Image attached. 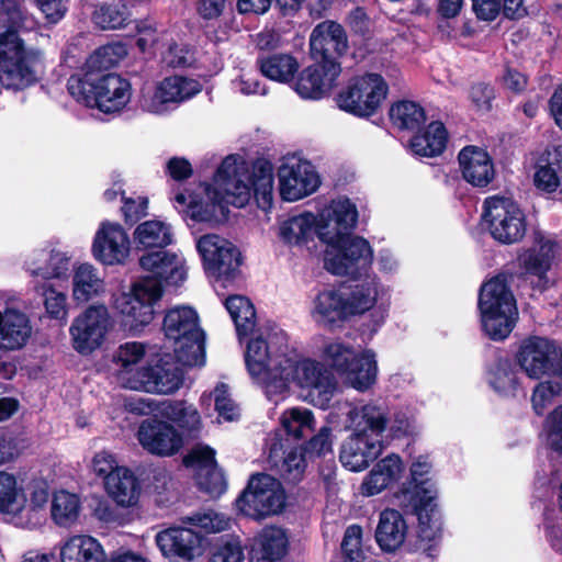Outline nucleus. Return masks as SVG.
I'll use <instances>...</instances> for the list:
<instances>
[{
	"label": "nucleus",
	"mask_w": 562,
	"mask_h": 562,
	"mask_svg": "<svg viewBox=\"0 0 562 562\" xmlns=\"http://www.w3.org/2000/svg\"><path fill=\"white\" fill-rule=\"evenodd\" d=\"M305 470V459L301 449L293 448L289 450L283 458L280 472L289 481H297L301 479Z\"/></svg>",
	"instance_id": "nucleus-58"
},
{
	"label": "nucleus",
	"mask_w": 562,
	"mask_h": 562,
	"mask_svg": "<svg viewBox=\"0 0 562 562\" xmlns=\"http://www.w3.org/2000/svg\"><path fill=\"white\" fill-rule=\"evenodd\" d=\"M389 117L395 130L413 133L426 122V113L423 106L414 101L403 100L394 103L389 109Z\"/></svg>",
	"instance_id": "nucleus-42"
},
{
	"label": "nucleus",
	"mask_w": 562,
	"mask_h": 562,
	"mask_svg": "<svg viewBox=\"0 0 562 562\" xmlns=\"http://www.w3.org/2000/svg\"><path fill=\"white\" fill-rule=\"evenodd\" d=\"M289 350L286 334L279 328L260 329L247 344L246 368L268 400L269 385L277 383L281 372L278 368L279 360L285 358Z\"/></svg>",
	"instance_id": "nucleus-10"
},
{
	"label": "nucleus",
	"mask_w": 562,
	"mask_h": 562,
	"mask_svg": "<svg viewBox=\"0 0 562 562\" xmlns=\"http://www.w3.org/2000/svg\"><path fill=\"white\" fill-rule=\"evenodd\" d=\"M195 247L205 271L216 279L231 278L240 265L238 249L217 234L196 237Z\"/></svg>",
	"instance_id": "nucleus-20"
},
{
	"label": "nucleus",
	"mask_w": 562,
	"mask_h": 562,
	"mask_svg": "<svg viewBox=\"0 0 562 562\" xmlns=\"http://www.w3.org/2000/svg\"><path fill=\"white\" fill-rule=\"evenodd\" d=\"M112 328V318L104 304H91L78 314L69 326L75 351L89 356L100 349Z\"/></svg>",
	"instance_id": "nucleus-16"
},
{
	"label": "nucleus",
	"mask_w": 562,
	"mask_h": 562,
	"mask_svg": "<svg viewBox=\"0 0 562 562\" xmlns=\"http://www.w3.org/2000/svg\"><path fill=\"white\" fill-rule=\"evenodd\" d=\"M479 308L482 327L491 339L502 340L512 333L518 311L504 278H493L482 285Z\"/></svg>",
	"instance_id": "nucleus-11"
},
{
	"label": "nucleus",
	"mask_w": 562,
	"mask_h": 562,
	"mask_svg": "<svg viewBox=\"0 0 562 562\" xmlns=\"http://www.w3.org/2000/svg\"><path fill=\"white\" fill-rule=\"evenodd\" d=\"M385 97L384 80L368 74L352 78L336 97L337 106L350 114L368 117L375 113Z\"/></svg>",
	"instance_id": "nucleus-18"
},
{
	"label": "nucleus",
	"mask_w": 562,
	"mask_h": 562,
	"mask_svg": "<svg viewBox=\"0 0 562 562\" xmlns=\"http://www.w3.org/2000/svg\"><path fill=\"white\" fill-rule=\"evenodd\" d=\"M559 379V382H540L533 389L531 403L536 414L542 415L544 411L553 403L555 396L562 392V378Z\"/></svg>",
	"instance_id": "nucleus-55"
},
{
	"label": "nucleus",
	"mask_w": 562,
	"mask_h": 562,
	"mask_svg": "<svg viewBox=\"0 0 562 562\" xmlns=\"http://www.w3.org/2000/svg\"><path fill=\"white\" fill-rule=\"evenodd\" d=\"M48 499L45 480L34 479L24 488L14 473L0 470V515L9 524L29 530L41 527L46 521Z\"/></svg>",
	"instance_id": "nucleus-5"
},
{
	"label": "nucleus",
	"mask_w": 562,
	"mask_h": 562,
	"mask_svg": "<svg viewBox=\"0 0 562 562\" xmlns=\"http://www.w3.org/2000/svg\"><path fill=\"white\" fill-rule=\"evenodd\" d=\"M80 509L81 504L78 495L64 490L54 493L50 516L57 526L65 528L74 526L79 518Z\"/></svg>",
	"instance_id": "nucleus-44"
},
{
	"label": "nucleus",
	"mask_w": 562,
	"mask_h": 562,
	"mask_svg": "<svg viewBox=\"0 0 562 562\" xmlns=\"http://www.w3.org/2000/svg\"><path fill=\"white\" fill-rule=\"evenodd\" d=\"M67 88L78 102L104 113L120 112L132 97L130 81L116 74L95 77V74L85 72L82 76H71Z\"/></svg>",
	"instance_id": "nucleus-7"
},
{
	"label": "nucleus",
	"mask_w": 562,
	"mask_h": 562,
	"mask_svg": "<svg viewBox=\"0 0 562 562\" xmlns=\"http://www.w3.org/2000/svg\"><path fill=\"white\" fill-rule=\"evenodd\" d=\"M376 296V285L373 281L356 285L349 294L337 290H324L313 300L311 315L318 325L334 329L350 317L372 308Z\"/></svg>",
	"instance_id": "nucleus-8"
},
{
	"label": "nucleus",
	"mask_w": 562,
	"mask_h": 562,
	"mask_svg": "<svg viewBox=\"0 0 562 562\" xmlns=\"http://www.w3.org/2000/svg\"><path fill=\"white\" fill-rule=\"evenodd\" d=\"M482 217L491 236L501 244L512 245L526 235V215L512 198L488 196L484 201Z\"/></svg>",
	"instance_id": "nucleus-14"
},
{
	"label": "nucleus",
	"mask_w": 562,
	"mask_h": 562,
	"mask_svg": "<svg viewBox=\"0 0 562 562\" xmlns=\"http://www.w3.org/2000/svg\"><path fill=\"white\" fill-rule=\"evenodd\" d=\"M210 562H244V551L238 539L232 538L214 548Z\"/></svg>",
	"instance_id": "nucleus-60"
},
{
	"label": "nucleus",
	"mask_w": 562,
	"mask_h": 562,
	"mask_svg": "<svg viewBox=\"0 0 562 562\" xmlns=\"http://www.w3.org/2000/svg\"><path fill=\"white\" fill-rule=\"evenodd\" d=\"M362 530L359 526H349L341 542V550L347 562H363L361 546Z\"/></svg>",
	"instance_id": "nucleus-57"
},
{
	"label": "nucleus",
	"mask_w": 562,
	"mask_h": 562,
	"mask_svg": "<svg viewBox=\"0 0 562 562\" xmlns=\"http://www.w3.org/2000/svg\"><path fill=\"white\" fill-rule=\"evenodd\" d=\"M181 521L184 525L196 527L205 533H216L228 530L233 524L229 516L213 509L193 513L183 517Z\"/></svg>",
	"instance_id": "nucleus-50"
},
{
	"label": "nucleus",
	"mask_w": 562,
	"mask_h": 562,
	"mask_svg": "<svg viewBox=\"0 0 562 562\" xmlns=\"http://www.w3.org/2000/svg\"><path fill=\"white\" fill-rule=\"evenodd\" d=\"M127 55L126 46L122 43H112L95 49L87 59L85 72L102 76V71L120 64Z\"/></svg>",
	"instance_id": "nucleus-45"
},
{
	"label": "nucleus",
	"mask_w": 562,
	"mask_h": 562,
	"mask_svg": "<svg viewBox=\"0 0 562 562\" xmlns=\"http://www.w3.org/2000/svg\"><path fill=\"white\" fill-rule=\"evenodd\" d=\"M555 243L541 233L535 234V245L519 255V265L527 272L543 277L551 268L554 257Z\"/></svg>",
	"instance_id": "nucleus-38"
},
{
	"label": "nucleus",
	"mask_w": 562,
	"mask_h": 562,
	"mask_svg": "<svg viewBox=\"0 0 562 562\" xmlns=\"http://www.w3.org/2000/svg\"><path fill=\"white\" fill-rule=\"evenodd\" d=\"M70 257L57 249L33 251L24 262L30 276L44 280L60 279L67 276Z\"/></svg>",
	"instance_id": "nucleus-32"
},
{
	"label": "nucleus",
	"mask_w": 562,
	"mask_h": 562,
	"mask_svg": "<svg viewBox=\"0 0 562 562\" xmlns=\"http://www.w3.org/2000/svg\"><path fill=\"white\" fill-rule=\"evenodd\" d=\"M254 195L257 205L269 210L273 203V168L268 161L254 164L251 172L245 162L227 156L217 168L211 184H199L194 191H179L171 199L176 210L201 223H220L227 216V205L244 207Z\"/></svg>",
	"instance_id": "nucleus-1"
},
{
	"label": "nucleus",
	"mask_w": 562,
	"mask_h": 562,
	"mask_svg": "<svg viewBox=\"0 0 562 562\" xmlns=\"http://www.w3.org/2000/svg\"><path fill=\"white\" fill-rule=\"evenodd\" d=\"M166 339L172 342L177 362L182 367H201L205 362L204 333L198 313L190 306L169 310L162 324Z\"/></svg>",
	"instance_id": "nucleus-9"
},
{
	"label": "nucleus",
	"mask_w": 562,
	"mask_h": 562,
	"mask_svg": "<svg viewBox=\"0 0 562 562\" xmlns=\"http://www.w3.org/2000/svg\"><path fill=\"white\" fill-rule=\"evenodd\" d=\"M164 417L186 431H198L201 428V416L193 404L186 401L168 402L161 409Z\"/></svg>",
	"instance_id": "nucleus-46"
},
{
	"label": "nucleus",
	"mask_w": 562,
	"mask_h": 562,
	"mask_svg": "<svg viewBox=\"0 0 562 562\" xmlns=\"http://www.w3.org/2000/svg\"><path fill=\"white\" fill-rule=\"evenodd\" d=\"M258 66L265 77L280 83L290 82L300 68L297 59L286 53L262 56L258 59Z\"/></svg>",
	"instance_id": "nucleus-40"
},
{
	"label": "nucleus",
	"mask_w": 562,
	"mask_h": 562,
	"mask_svg": "<svg viewBox=\"0 0 562 562\" xmlns=\"http://www.w3.org/2000/svg\"><path fill=\"white\" fill-rule=\"evenodd\" d=\"M108 496L122 508H131L138 504L140 485L134 472L121 467L104 482Z\"/></svg>",
	"instance_id": "nucleus-35"
},
{
	"label": "nucleus",
	"mask_w": 562,
	"mask_h": 562,
	"mask_svg": "<svg viewBox=\"0 0 562 562\" xmlns=\"http://www.w3.org/2000/svg\"><path fill=\"white\" fill-rule=\"evenodd\" d=\"M386 487V459H381L361 485L362 494L373 496Z\"/></svg>",
	"instance_id": "nucleus-61"
},
{
	"label": "nucleus",
	"mask_w": 562,
	"mask_h": 562,
	"mask_svg": "<svg viewBox=\"0 0 562 562\" xmlns=\"http://www.w3.org/2000/svg\"><path fill=\"white\" fill-rule=\"evenodd\" d=\"M431 464L426 458L419 457L411 467V481L407 485L393 493L397 505L404 509H430L434 510L432 502L436 498L437 490L431 481L426 477Z\"/></svg>",
	"instance_id": "nucleus-23"
},
{
	"label": "nucleus",
	"mask_w": 562,
	"mask_h": 562,
	"mask_svg": "<svg viewBox=\"0 0 562 562\" xmlns=\"http://www.w3.org/2000/svg\"><path fill=\"white\" fill-rule=\"evenodd\" d=\"M162 296L161 285L151 278H142L127 290L112 295V307L131 331H138L151 323L155 306Z\"/></svg>",
	"instance_id": "nucleus-12"
},
{
	"label": "nucleus",
	"mask_w": 562,
	"mask_h": 562,
	"mask_svg": "<svg viewBox=\"0 0 562 562\" xmlns=\"http://www.w3.org/2000/svg\"><path fill=\"white\" fill-rule=\"evenodd\" d=\"M549 440L552 448L562 452V406L557 407L548 418Z\"/></svg>",
	"instance_id": "nucleus-64"
},
{
	"label": "nucleus",
	"mask_w": 562,
	"mask_h": 562,
	"mask_svg": "<svg viewBox=\"0 0 562 562\" xmlns=\"http://www.w3.org/2000/svg\"><path fill=\"white\" fill-rule=\"evenodd\" d=\"M172 108L195 97L202 91L199 80L183 76H170L159 81Z\"/></svg>",
	"instance_id": "nucleus-47"
},
{
	"label": "nucleus",
	"mask_w": 562,
	"mask_h": 562,
	"mask_svg": "<svg viewBox=\"0 0 562 562\" xmlns=\"http://www.w3.org/2000/svg\"><path fill=\"white\" fill-rule=\"evenodd\" d=\"M139 266L149 272L151 274L149 278L160 285V281L170 285H179L187 277L184 259L178 254L167 250L144 254L139 258Z\"/></svg>",
	"instance_id": "nucleus-30"
},
{
	"label": "nucleus",
	"mask_w": 562,
	"mask_h": 562,
	"mask_svg": "<svg viewBox=\"0 0 562 562\" xmlns=\"http://www.w3.org/2000/svg\"><path fill=\"white\" fill-rule=\"evenodd\" d=\"M91 252L104 266L123 265L131 252L130 237L119 223L102 222L94 234Z\"/></svg>",
	"instance_id": "nucleus-24"
},
{
	"label": "nucleus",
	"mask_w": 562,
	"mask_h": 562,
	"mask_svg": "<svg viewBox=\"0 0 562 562\" xmlns=\"http://www.w3.org/2000/svg\"><path fill=\"white\" fill-rule=\"evenodd\" d=\"M184 464L196 471L199 487L211 497L221 496L226 490L223 473L217 469L215 450L206 445H198L186 456Z\"/></svg>",
	"instance_id": "nucleus-27"
},
{
	"label": "nucleus",
	"mask_w": 562,
	"mask_h": 562,
	"mask_svg": "<svg viewBox=\"0 0 562 562\" xmlns=\"http://www.w3.org/2000/svg\"><path fill=\"white\" fill-rule=\"evenodd\" d=\"M491 385L501 394L514 393L518 385V379L513 364L508 360H501L492 372Z\"/></svg>",
	"instance_id": "nucleus-54"
},
{
	"label": "nucleus",
	"mask_w": 562,
	"mask_h": 562,
	"mask_svg": "<svg viewBox=\"0 0 562 562\" xmlns=\"http://www.w3.org/2000/svg\"><path fill=\"white\" fill-rule=\"evenodd\" d=\"M278 366L281 372L277 383L269 385V401L277 404L286 398L292 383L300 390L304 401L321 408L328 406L337 390V383L324 363L303 357L290 348Z\"/></svg>",
	"instance_id": "nucleus-4"
},
{
	"label": "nucleus",
	"mask_w": 562,
	"mask_h": 562,
	"mask_svg": "<svg viewBox=\"0 0 562 562\" xmlns=\"http://www.w3.org/2000/svg\"><path fill=\"white\" fill-rule=\"evenodd\" d=\"M59 562H105L102 544L92 536L74 535L58 544Z\"/></svg>",
	"instance_id": "nucleus-34"
},
{
	"label": "nucleus",
	"mask_w": 562,
	"mask_h": 562,
	"mask_svg": "<svg viewBox=\"0 0 562 562\" xmlns=\"http://www.w3.org/2000/svg\"><path fill=\"white\" fill-rule=\"evenodd\" d=\"M285 493L278 480L268 474L251 476L246 490L236 499V509L244 516L261 519L280 513Z\"/></svg>",
	"instance_id": "nucleus-15"
},
{
	"label": "nucleus",
	"mask_w": 562,
	"mask_h": 562,
	"mask_svg": "<svg viewBox=\"0 0 562 562\" xmlns=\"http://www.w3.org/2000/svg\"><path fill=\"white\" fill-rule=\"evenodd\" d=\"M212 396H214L215 409L221 418L233 422L239 417V408L231 398L228 386L225 383H218L210 395L204 393L201 396V402L210 404Z\"/></svg>",
	"instance_id": "nucleus-53"
},
{
	"label": "nucleus",
	"mask_w": 562,
	"mask_h": 562,
	"mask_svg": "<svg viewBox=\"0 0 562 562\" xmlns=\"http://www.w3.org/2000/svg\"><path fill=\"white\" fill-rule=\"evenodd\" d=\"M315 224L316 217L313 214H300L280 224L279 236L288 245L303 246L316 234Z\"/></svg>",
	"instance_id": "nucleus-41"
},
{
	"label": "nucleus",
	"mask_w": 562,
	"mask_h": 562,
	"mask_svg": "<svg viewBox=\"0 0 562 562\" xmlns=\"http://www.w3.org/2000/svg\"><path fill=\"white\" fill-rule=\"evenodd\" d=\"M121 467L116 456L108 450L95 452L90 462V469L93 474L102 477L104 482Z\"/></svg>",
	"instance_id": "nucleus-59"
},
{
	"label": "nucleus",
	"mask_w": 562,
	"mask_h": 562,
	"mask_svg": "<svg viewBox=\"0 0 562 562\" xmlns=\"http://www.w3.org/2000/svg\"><path fill=\"white\" fill-rule=\"evenodd\" d=\"M71 286L72 300L79 304L101 297L106 292L104 278L100 276L98 268L89 262L74 268Z\"/></svg>",
	"instance_id": "nucleus-36"
},
{
	"label": "nucleus",
	"mask_w": 562,
	"mask_h": 562,
	"mask_svg": "<svg viewBox=\"0 0 562 562\" xmlns=\"http://www.w3.org/2000/svg\"><path fill=\"white\" fill-rule=\"evenodd\" d=\"M136 438L146 452L157 457L175 456L183 446V438L172 424L155 418L139 424Z\"/></svg>",
	"instance_id": "nucleus-25"
},
{
	"label": "nucleus",
	"mask_w": 562,
	"mask_h": 562,
	"mask_svg": "<svg viewBox=\"0 0 562 562\" xmlns=\"http://www.w3.org/2000/svg\"><path fill=\"white\" fill-rule=\"evenodd\" d=\"M340 72V64L316 61L300 74L294 90L303 99L318 100L333 88Z\"/></svg>",
	"instance_id": "nucleus-28"
},
{
	"label": "nucleus",
	"mask_w": 562,
	"mask_h": 562,
	"mask_svg": "<svg viewBox=\"0 0 562 562\" xmlns=\"http://www.w3.org/2000/svg\"><path fill=\"white\" fill-rule=\"evenodd\" d=\"M280 195L285 201H297L316 191L319 177L311 162L297 157H289L280 166Z\"/></svg>",
	"instance_id": "nucleus-22"
},
{
	"label": "nucleus",
	"mask_w": 562,
	"mask_h": 562,
	"mask_svg": "<svg viewBox=\"0 0 562 562\" xmlns=\"http://www.w3.org/2000/svg\"><path fill=\"white\" fill-rule=\"evenodd\" d=\"M173 358L175 355L165 353L155 364L143 366L131 390L159 395L176 393L183 383V371Z\"/></svg>",
	"instance_id": "nucleus-21"
},
{
	"label": "nucleus",
	"mask_w": 562,
	"mask_h": 562,
	"mask_svg": "<svg viewBox=\"0 0 562 562\" xmlns=\"http://www.w3.org/2000/svg\"><path fill=\"white\" fill-rule=\"evenodd\" d=\"M517 362L530 379L562 378V350L548 338L533 336L524 340L517 353Z\"/></svg>",
	"instance_id": "nucleus-19"
},
{
	"label": "nucleus",
	"mask_w": 562,
	"mask_h": 562,
	"mask_svg": "<svg viewBox=\"0 0 562 562\" xmlns=\"http://www.w3.org/2000/svg\"><path fill=\"white\" fill-rule=\"evenodd\" d=\"M48 23H58L68 11L69 0H34Z\"/></svg>",
	"instance_id": "nucleus-62"
},
{
	"label": "nucleus",
	"mask_w": 562,
	"mask_h": 562,
	"mask_svg": "<svg viewBox=\"0 0 562 562\" xmlns=\"http://www.w3.org/2000/svg\"><path fill=\"white\" fill-rule=\"evenodd\" d=\"M202 537L189 527H170L156 535V543L165 557L191 561L202 552Z\"/></svg>",
	"instance_id": "nucleus-29"
},
{
	"label": "nucleus",
	"mask_w": 562,
	"mask_h": 562,
	"mask_svg": "<svg viewBox=\"0 0 562 562\" xmlns=\"http://www.w3.org/2000/svg\"><path fill=\"white\" fill-rule=\"evenodd\" d=\"M225 307L229 313L239 336L247 335L255 326V308L251 302L243 295H232L226 299Z\"/></svg>",
	"instance_id": "nucleus-48"
},
{
	"label": "nucleus",
	"mask_w": 562,
	"mask_h": 562,
	"mask_svg": "<svg viewBox=\"0 0 562 562\" xmlns=\"http://www.w3.org/2000/svg\"><path fill=\"white\" fill-rule=\"evenodd\" d=\"M280 422L286 434L297 439L311 434L315 425L312 412L303 407H292L284 411Z\"/></svg>",
	"instance_id": "nucleus-49"
},
{
	"label": "nucleus",
	"mask_w": 562,
	"mask_h": 562,
	"mask_svg": "<svg viewBox=\"0 0 562 562\" xmlns=\"http://www.w3.org/2000/svg\"><path fill=\"white\" fill-rule=\"evenodd\" d=\"M146 352V345L139 341H128L119 346L113 359L116 366V378L122 386L131 390L134 380H138L143 368L140 363Z\"/></svg>",
	"instance_id": "nucleus-33"
},
{
	"label": "nucleus",
	"mask_w": 562,
	"mask_h": 562,
	"mask_svg": "<svg viewBox=\"0 0 562 562\" xmlns=\"http://www.w3.org/2000/svg\"><path fill=\"white\" fill-rule=\"evenodd\" d=\"M463 178L474 187H486L495 176L494 164L486 150L464 147L458 156Z\"/></svg>",
	"instance_id": "nucleus-31"
},
{
	"label": "nucleus",
	"mask_w": 562,
	"mask_h": 562,
	"mask_svg": "<svg viewBox=\"0 0 562 562\" xmlns=\"http://www.w3.org/2000/svg\"><path fill=\"white\" fill-rule=\"evenodd\" d=\"M348 48L347 34L342 26L334 21L317 24L310 36V50L315 61L339 64L337 58Z\"/></svg>",
	"instance_id": "nucleus-26"
},
{
	"label": "nucleus",
	"mask_w": 562,
	"mask_h": 562,
	"mask_svg": "<svg viewBox=\"0 0 562 562\" xmlns=\"http://www.w3.org/2000/svg\"><path fill=\"white\" fill-rule=\"evenodd\" d=\"M447 131L442 123L431 122L422 133L409 140V148L414 155L422 157H435L446 148Z\"/></svg>",
	"instance_id": "nucleus-39"
},
{
	"label": "nucleus",
	"mask_w": 562,
	"mask_h": 562,
	"mask_svg": "<svg viewBox=\"0 0 562 562\" xmlns=\"http://www.w3.org/2000/svg\"><path fill=\"white\" fill-rule=\"evenodd\" d=\"M321 356L325 367L337 372L358 390L369 387L375 380L376 363L373 355L368 351L333 340L323 347Z\"/></svg>",
	"instance_id": "nucleus-13"
},
{
	"label": "nucleus",
	"mask_w": 562,
	"mask_h": 562,
	"mask_svg": "<svg viewBox=\"0 0 562 562\" xmlns=\"http://www.w3.org/2000/svg\"><path fill=\"white\" fill-rule=\"evenodd\" d=\"M134 239L142 248H164L172 243V227L164 221H146L135 228Z\"/></svg>",
	"instance_id": "nucleus-43"
},
{
	"label": "nucleus",
	"mask_w": 562,
	"mask_h": 562,
	"mask_svg": "<svg viewBox=\"0 0 562 562\" xmlns=\"http://www.w3.org/2000/svg\"><path fill=\"white\" fill-rule=\"evenodd\" d=\"M286 548L284 530L274 526L266 527L254 539L250 562H281Z\"/></svg>",
	"instance_id": "nucleus-37"
},
{
	"label": "nucleus",
	"mask_w": 562,
	"mask_h": 562,
	"mask_svg": "<svg viewBox=\"0 0 562 562\" xmlns=\"http://www.w3.org/2000/svg\"><path fill=\"white\" fill-rule=\"evenodd\" d=\"M384 423V412L374 405L348 411L347 427L353 434L341 447L340 461L345 468L355 472L362 471L380 456Z\"/></svg>",
	"instance_id": "nucleus-6"
},
{
	"label": "nucleus",
	"mask_w": 562,
	"mask_h": 562,
	"mask_svg": "<svg viewBox=\"0 0 562 562\" xmlns=\"http://www.w3.org/2000/svg\"><path fill=\"white\" fill-rule=\"evenodd\" d=\"M44 296V306L47 314L55 319H66L68 315L67 296L52 285L35 286Z\"/></svg>",
	"instance_id": "nucleus-56"
},
{
	"label": "nucleus",
	"mask_w": 562,
	"mask_h": 562,
	"mask_svg": "<svg viewBox=\"0 0 562 562\" xmlns=\"http://www.w3.org/2000/svg\"><path fill=\"white\" fill-rule=\"evenodd\" d=\"M138 106L143 112L154 115H165L173 109L159 81L142 89Z\"/></svg>",
	"instance_id": "nucleus-51"
},
{
	"label": "nucleus",
	"mask_w": 562,
	"mask_h": 562,
	"mask_svg": "<svg viewBox=\"0 0 562 562\" xmlns=\"http://www.w3.org/2000/svg\"><path fill=\"white\" fill-rule=\"evenodd\" d=\"M414 431L415 426L412 420V416L407 413H396L394 415L393 424L389 429V440L405 437L407 438V446H409Z\"/></svg>",
	"instance_id": "nucleus-63"
},
{
	"label": "nucleus",
	"mask_w": 562,
	"mask_h": 562,
	"mask_svg": "<svg viewBox=\"0 0 562 562\" xmlns=\"http://www.w3.org/2000/svg\"><path fill=\"white\" fill-rule=\"evenodd\" d=\"M418 517L419 530L417 535L409 532L408 525L401 513L389 509V553L425 552L430 555L432 542L437 538L438 527L430 524V509H411Z\"/></svg>",
	"instance_id": "nucleus-17"
},
{
	"label": "nucleus",
	"mask_w": 562,
	"mask_h": 562,
	"mask_svg": "<svg viewBox=\"0 0 562 562\" xmlns=\"http://www.w3.org/2000/svg\"><path fill=\"white\" fill-rule=\"evenodd\" d=\"M0 12V83L5 89L23 90L40 79L43 57L26 47L19 30H31L34 19L23 11L22 0H2Z\"/></svg>",
	"instance_id": "nucleus-3"
},
{
	"label": "nucleus",
	"mask_w": 562,
	"mask_h": 562,
	"mask_svg": "<svg viewBox=\"0 0 562 562\" xmlns=\"http://www.w3.org/2000/svg\"><path fill=\"white\" fill-rule=\"evenodd\" d=\"M315 217V233L326 245L324 266L327 271L356 278L371 265L373 254L369 243L351 236L358 211L348 198L333 200Z\"/></svg>",
	"instance_id": "nucleus-2"
},
{
	"label": "nucleus",
	"mask_w": 562,
	"mask_h": 562,
	"mask_svg": "<svg viewBox=\"0 0 562 562\" xmlns=\"http://www.w3.org/2000/svg\"><path fill=\"white\" fill-rule=\"evenodd\" d=\"M128 13L125 5L119 1L103 4L93 13V21L97 25L104 30H116L125 25Z\"/></svg>",
	"instance_id": "nucleus-52"
}]
</instances>
